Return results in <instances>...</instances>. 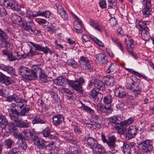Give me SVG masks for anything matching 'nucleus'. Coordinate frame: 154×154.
<instances>
[{
  "label": "nucleus",
  "instance_id": "obj_10",
  "mask_svg": "<svg viewBox=\"0 0 154 154\" xmlns=\"http://www.w3.org/2000/svg\"><path fill=\"white\" fill-rule=\"evenodd\" d=\"M89 95L90 98L97 101L100 102L102 100L103 98V94L97 91L95 88L90 91Z\"/></svg>",
  "mask_w": 154,
  "mask_h": 154
},
{
  "label": "nucleus",
  "instance_id": "obj_6",
  "mask_svg": "<svg viewBox=\"0 0 154 154\" xmlns=\"http://www.w3.org/2000/svg\"><path fill=\"white\" fill-rule=\"evenodd\" d=\"M101 139L104 143H106L108 146L111 149H114L116 146L115 143L116 138L115 136L112 135L108 137V140L106 138L103 134L101 135Z\"/></svg>",
  "mask_w": 154,
  "mask_h": 154
},
{
  "label": "nucleus",
  "instance_id": "obj_54",
  "mask_svg": "<svg viewBox=\"0 0 154 154\" xmlns=\"http://www.w3.org/2000/svg\"><path fill=\"white\" fill-rule=\"evenodd\" d=\"M50 96L52 99L53 101L54 102L57 101L58 98V95L57 93L53 92H51L50 93Z\"/></svg>",
  "mask_w": 154,
  "mask_h": 154
},
{
  "label": "nucleus",
  "instance_id": "obj_16",
  "mask_svg": "<svg viewBox=\"0 0 154 154\" xmlns=\"http://www.w3.org/2000/svg\"><path fill=\"white\" fill-rule=\"evenodd\" d=\"M127 38L125 39V42L126 45L127 50L132 49L134 47V42L131 36L127 35Z\"/></svg>",
  "mask_w": 154,
  "mask_h": 154
},
{
  "label": "nucleus",
  "instance_id": "obj_22",
  "mask_svg": "<svg viewBox=\"0 0 154 154\" xmlns=\"http://www.w3.org/2000/svg\"><path fill=\"white\" fill-rule=\"evenodd\" d=\"M52 118L53 123L55 126L60 125L64 120V117L62 115H55Z\"/></svg>",
  "mask_w": 154,
  "mask_h": 154
},
{
  "label": "nucleus",
  "instance_id": "obj_9",
  "mask_svg": "<svg viewBox=\"0 0 154 154\" xmlns=\"http://www.w3.org/2000/svg\"><path fill=\"white\" fill-rule=\"evenodd\" d=\"M97 109L98 112H102L106 113H110L112 111V109L110 106L104 105L100 103L97 104Z\"/></svg>",
  "mask_w": 154,
  "mask_h": 154
},
{
  "label": "nucleus",
  "instance_id": "obj_39",
  "mask_svg": "<svg viewBox=\"0 0 154 154\" xmlns=\"http://www.w3.org/2000/svg\"><path fill=\"white\" fill-rule=\"evenodd\" d=\"M69 149V151L66 152L65 154H77L78 153V149L76 147L70 146Z\"/></svg>",
  "mask_w": 154,
  "mask_h": 154
},
{
  "label": "nucleus",
  "instance_id": "obj_30",
  "mask_svg": "<svg viewBox=\"0 0 154 154\" xmlns=\"http://www.w3.org/2000/svg\"><path fill=\"white\" fill-rule=\"evenodd\" d=\"M0 69L8 73H12L14 70V69L12 67L6 66L2 64H0Z\"/></svg>",
  "mask_w": 154,
  "mask_h": 154
},
{
  "label": "nucleus",
  "instance_id": "obj_44",
  "mask_svg": "<svg viewBox=\"0 0 154 154\" xmlns=\"http://www.w3.org/2000/svg\"><path fill=\"white\" fill-rule=\"evenodd\" d=\"M18 97L17 95L14 94L13 95L7 97V100L9 102H11L14 100L15 102H16Z\"/></svg>",
  "mask_w": 154,
  "mask_h": 154
},
{
  "label": "nucleus",
  "instance_id": "obj_11",
  "mask_svg": "<svg viewBox=\"0 0 154 154\" xmlns=\"http://www.w3.org/2000/svg\"><path fill=\"white\" fill-rule=\"evenodd\" d=\"M50 128L49 127H47L45 129L43 130L41 132V134L44 137L48 138L50 140H55L57 138V134H50Z\"/></svg>",
  "mask_w": 154,
  "mask_h": 154
},
{
  "label": "nucleus",
  "instance_id": "obj_24",
  "mask_svg": "<svg viewBox=\"0 0 154 154\" xmlns=\"http://www.w3.org/2000/svg\"><path fill=\"white\" fill-rule=\"evenodd\" d=\"M134 122V119L132 118H130L127 120L124 121L122 123V131L123 132L125 133L127 130L128 128L127 126L129 125L132 124Z\"/></svg>",
  "mask_w": 154,
  "mask_h": 154
},
{
  "label": "nucleus",
  "instance_id": "obj_51",
  "mask_svg": "<svg viewBox=\"0 0 154 154\" xmlns=\"http://www.w3.org/2000/svg\"><path fill=\"white\" fill-rule=\"evenodd\" d=\"M109 23L111 26H113L117 24V22L115 17H112L109 20Z\"/></svg>",
  "mask_w": 154,
  "mask_h": 154
},
{
  "label": "nucleus",
  "instance_id": "obj_13",
  "mask_svg": "<svg viewBox=\"0 0 154 154\" xmlns=\"http://www.w3.org/2000/svg\"><path fill=\"white\" fill-rule=\"evenodd\" d=\"M9 112V115L11 119L13 121L17 122L20 120L19 117V112L16 109H11Z\"/></svg>",
  "mask_w": 154,
  "mask_h": 154
},
{
  "label": "nucleus",
  "instance_id": "obj_62",
  "mask_svg": "<svg viewBox=\"0 0 154 154\" xmlns=\"http://www.w3.org/2000/svg\"><path fill=\"white\" fill-rule=\"evenodd\" d=\"M31 44L34 47L36 50L41 51L42 47L40 45L34 43L32 42H30Z\"/></svg>",
  "mask_w": 154,
  "mask_h": 154
},
{
  "label": "nucleus",
  "instance_id": "obj_59",
  "mask_svg": "<svg viewBox=\"0 0 154 154\" xmlns=\"http://www.w3.org/2000/svg\"><path fill=\"white\" fill-rule=\"evenodd\" d=\"M18 148L14 147L7 154H18Z\"/></svg>",
  "mask_w": 154,
  "mask_h": 154
},
{
  "label": "nucleus",
  "instance_id": "obj_56",
  "mask_svg": "<svg viewBox=\"0 0 154 154\" xmlns=\"http://www.w3.org/2000/svg\"><path fill=\"white\" fill-rule=\"evenodd\" d=\"M8 60L10 61H14L16 60V56L14 54L10 52L8 57Z\"/></svg>",
  "mask_w": 154,
  "mask_h": 154
},
{
  "label": "nucleus",
  "instance_id": "obj_45",
  "mask_svg": "<svg viewBox=\"0 0 154 154\" xmlns=\"http://www.w3.org/2000/svg\"><path fill=\"white\" fill-rule=\"evenodd\" d=\"M64 139L67 142L71 143H73L75 140V139L71 134H68L66 137H64Z\"/></svg>",
  "mask_w": 154,
  "mask_h": 154
},
{
  "label": "nucleus",
  "instance_id": "obj_48",
  "mask_svg": "<svg viewBox=\"0 0 154 154\" xmlns=\"http://www.w3.org/2000/svg\"><path fill=\"white\" fill-rule=\"evenodd\" d=\"M81 107L85 111L87 112H89L90 113H91L92 114L94 113V111L93 109H91L90 107L85 105V104H84L82 103V106Z\"/></svg>",
  "mask_w": 154,
  "mask_h": 154
},
{
  "label": "nucleus",
  "instance_id": "obj_25",
  "mask_svg": "<svg viewBox=\"0 0 154 154\" xmlns=\"http://www.w3.org/2000/svg\"><path fill=\"white\" fill-rule=\"evenodd\" d=\"M94 84L95 87L100 91H103L105 88L104 83L98 79L95 80Z\"/></svg>",
  "mask_w": 154,
  "mask_h": 154
},
{
  "label": "nucleus",
  "instance_id": "obj_18",
  "mask_svg": "<svg viewBox=\"0 0 154 154\" xmlns=\"http://www.w3.org/2000/svg\"><path fill=\"white\" fill-rule=\"evenodd\" d=\"M114 92L115 95L120 98H124L126 95V92L121 87H119L116 88Z\"/></svg>",
  "mask_w": 154,
  "mask_h": 154
},
{
  "label": "nucleus",
  "instance_id": "obj_58",
  "mask_svg": "<svg viewBox=\"0 0 154 154\" xmlns=\"http://www.w3.org/2000/svg\"><path fill=\"white\" fill-rule=\"evenodd\" d=\"M92 39L99 46L101 47L103 46L104 44L96 37H93Z\"/></svg>",
  "mask_w": 154,
  "mask_h": 154
},
{
  "label": "nucleus",
  "instance_id": "obj_37",
  "mask_svg": "<svg viewBox=\"0 0 154 154\" xmlns=\"http://www.w3.org/2000/svg\"><path fill=\"white\" fill-rule=\"evenodd\" d=\"M22 133L23 134L22 135L29 138L32 137L34 134L33 132L31 131L29 129L24 130L22 132Z\"/></svg>",
  "mask_w": 154,
  "mask_h": 154
},
{
  "label": "nucleus",
  "instance_id": "obj_53",
  "mask_svg": "<svg viewBox=\"0 0 154 154\" xmlns=\"http://www.w3.org/2000/svg\"><path fill=\"white\" fill-rule=\"evenodd\" d=\"M41 51L43 52L45 54H47L48 53H49L50 54L52 55V51L50 50L49 48L47 46L45 47H42Z\"/></svg>",
  "mask_w": 154,
  "mask_h": 154
},
{
  "label": "nucleus",
  "instance_id": "obj_60",
  "mask_svg": "<svg viewBox=\"0 0 154 154\" xmlns=\"http://www.w3.org/2000/svg\"><path fill=\"white\" fill-rule=\"evenodd\" d=\"M0 17H3L5 16L7 14L6 9L3 8H1L0 10Z\"/></svg>",
  "mask_w": 154,
  "mask_h": 154
},
{
  "label": "nucleus",
  "instance_id": "obj_7",
  "mask_svg": "<svg viewBox=\"0 0 154 154\" xmlns=\"http://www.w3.org/2000/svg\"><path fill=\"white\" fill-rule=\"evenodd\" d=\"M142 4L143 7L142 11L143 14L145 17L149 16L150 14V10L151 8V3L150 0H143Z\"/></svg>",
  "mask_w": 154,
  "mask_h": 154
},
{
  "label": "nucleus",
  "instance_id": "obj_34",
  "mask_svg": "<svg viewBox=\"0 0 154 154\" xmlns=\"http://www.w3.org/2000/svg\"><path fill=\"white\" fill-rule=\"evenodd\" d=\"M30 108L25 107L23 108L20 112H19V116H28L29 115V111L30 110Z\"/></svg>",
  "mask_w": 154,
  "mask_h": 154
},
{
  "label": "nucleus",
  "instance_id": "obj_8",
  "mask_svg": "<svg viewBox=\"0 0 154 154\" xmlns=\"http://www.w3.org/2000/svg\"><path fill=\"white\" fill-rule=\"evenodd\" d=\"M79 62L80 66L83 69L89 70L91 69L90 61L87 57L83 56H81Z\"/></svg>",
  "mask_w": 154,
  "mask_h": 154
},
{
  "label": "nucleus",
  "instance_id": "obj_26",
  "mask_svg": "<svg viewBox=\"0 0 154 154\" xmlns=\"http://www.w3.org/2000/svg\"><path fill=\"white\" fill-rule=\"evenodd\" d=\"M69 80L62 77H59L55 80V83L58 85L64 86L67 82L69 84Z\"/></svg>",
  "mask_w": 154,
  "mask_h": 154
},
{
  "label": "nucleus",
  "instance_id": "obj_27",
  "mask_svg": "<svg viewBox=\"0 0 154 154\" xmlns=\"http://www.w3.org/2000/svg\"><path fill=\"white\" fill-rule=\"evenodd\" d=\"M16 102L17 103V108L22 109L26 107V100L20 98L19 97L16 100Z\"/></svg>",
  "mask_w": 154,
  "mask_h": 154
},
{
  "label": "nucleus",
  "instance_id": "obj_49",
  "mask_svg": "<svg viewBox=\"0 0 154 154\" xmlns=\"http://www.w3.org/2000/svg\"><path fill=\"white\" fill-rule=\"evenodd\" d=\"M51 13L48 11H45L42 12L40 11L41 16L44 17L45 18H49L51 16Z\"/></svg>",
  "mask_w": 154,
  "mask_h": 154
},
{
  "label": "nucleus",
  "instance_id": "obj_43",
  "mask_svg": "<svg viewBox=\"0 0 154 154\" xmlns=\"http://www.w3.org/2000/svg\"><path fill=\"white\" fill-rule=\"evenodd\" d=\"M19 147L21 150H25L27 147V145L26 142L23 140L19 142Z\"/></svg>",
  "mask_w": 154,
  "mask_h": 154
},
{
  "label": "nucleus",
  "instance_id": "obj_17",
  "mask_svg": "<svg viewBox=\"0 0 154 154\" xmlns=\"http://www.w3.org/2000/svg\"><path fill=\"white\" fill-rule=\"evenodd\" d=\"M94 154H105L106 150L102 145L97 144L92 148Z\"/></svg>",
  "mask_w": 154,
  "mask_h": 154
},
{
  "label": "nucleus",
  "instance_id": "obj_38",
  "mask_svg": "<svg viewBox=\"0 0 154 154\" xmlns=\"http://www.w3.org/2000/svg\"><path fill=\"white\" fill-rule=\"evenodd\" d=\"M67 64L68 65L74 68H77L78 66L76 62L72 59H69L67 61Z\"/></svg>",
  "mask_w": 154,
  "mask_h": 154
},
{
  "label": "nucleus",
  "instance_id": "obj_63",
  "mask_svg": "<svg viewBox=\"0 0 154 154\" xmlns=\"http://www.w3.org/2000/svg\"><path fill=\"white\" fill-rule=\"evenodd\" d=\"M98 23V22L97 21L93 19H90L89 21L90 25L94 28Z\"/></svg>",
  "mask_w": 154,
  "mask_h": 154
},
{
  "label": "nucleus",
  "instance_id": "obj_32",
  "mask_svg": "<svg viewBox=\"0 0 154 154\" xmlns=\"http://www.w3.org/2000/svg\"><path fill=\"white\" fill-rule=\"evenodd\" d=\"M104 82L106 85L112 86L114 83V79L112 76L110 77H106L104 78Z\"/></svg>",
  "mask_w": 154,
  "mask_h": 154
},
{
  "label": "nucleus",
  "instance_id": "obj_28",
  "mask_svg": "<svg viewBox=\"0 0 154 154\" xmlns=\"http://www.w3.org/2000/svg\"><path fill=\"white\" fill-rule=\"evenodd\" d=\"M85 138L87 140V143L91 146L92 149L97 144V142L95 139L89 137L88 136L87 137L86 136Z\"/></svg>",
  "mask_w": 154,
  "mask_h": 154
},
{
  "label": "nucleus",
  "instance_id": "obj_20",
  "mask_svg": "<svg viewBox=\"0 0 154 154\" xmlns=\"http://www.w3.org/2000/svg\"><path fill=\"white\" fill-rule=\"evenodd\" d=\"M11 18L14 23L18 25L23 26V22L25 21V19H22L20 16L14 13L12 14Z\"/></svg>",
  "mask_w": 154,
  "mask_h": 154
},
{
  "label": "nucleus",
  "instance_id": "obj_15",
  "mask_svg": "<svg viewBox=\"0 0 154 154\" xmlns=\"http://www.w3.org/2000/svg\"><path fill=\"white\" fill-rule=\"evenodd\" d=\"M95 58L100 64H106L108 62L107 57L102 53L96 54Z\"/></svg>",
  "mask_w": 154,
  "mask_h": 154
},
{
  "label": "nucleus",
  "instance_id": "obj_41",
  "mask_svg": "<svg viewBox=\"0 0 154 154\" xmlns=\"http://www.w3.org/2000/svg\"><path fill=\"white\" fill-rule=\"evenodd\" d=\"M13 143H14V141L11 139L9 138L5 140V145L7 149L11 148Z\"/></svg>",
  "mask_w": 154,
  "mask_h": 154
},
{
  "label": "nucleus",
  "instance_id": "obj_1",
  "mask_svg": "<svg viewBox=\"0 0 154 154\" xmlns=\"http://www.w3.org/2000/svg\"><path fill=\"white\" fill-rule=\"evenodd\" d=\"M43 70L38 65H34L32 69L28 67L22 66L20 67L19 72L22 79L25 81L35 79L38 77V75L43 73Z\"/></svg>",
  "mask_w": 154,
  "mask_h": 154
},
{
  "label": "nucleus",
  "instance_id": "obj_61",
  "mask_svg": "<svg viewBox=\"0 0 154 154\" xmlns=\"http://www.w3.org/2000/svg\"><path fill=\"white\" fill-rule=\"evenodd\" d=\"M60 14L61 18L63 19L64 20H66L68 19V15L67 14H66V11H63V12Z\"/></svg>",
  "mask_w": 154,
  "mask_h": 154
},
{
  "label": "nucleus",
  "instance_id": "obj_55",
  "mask_svg": "<svg viewBox=\"0 0 154 154\" xmlns=\"http://www.w3.org/2000/svg\"><path fill=\"white\" fill-rule=\"evenodd\" d=\"M94 29L95 30L100 32H101L102 31V30L104 29V27L103 26L102 24H100L98 23L97 24V25H96L95 27H94Z\"/></svg>",
  "mask_w": 154,
  "mask_h": 154
},
{
  "label": "nucleus",
  "instance_id": "obj_42",
  "mask_svg": "<svg viewBox=\"0 0 154 154\" xmlns=\"http://www.w3.org/2000/svg\"><path fill=\"white\" fill-rule=\"evenodd\" d=\"M103 102L105 103L110 106L112 102V97L111 96L109 95L103 98Z\"/></svg>",
  "mask_w": 154,
  "mask_h": 154
},
{
  "label": "nucleus",
  "instance_id": "obj_35",
  "mask_svg": "<svg viewBox=\"0 0 154 154\" xmlns=\"http://www.w3.org/2000/svg\"><path fill=\"white\" fill-rule=\"evenodd\" d=\"M123 152L125 154H131V148L129 145L124 143L122 146Z\"/></svg>",
  "mask_w": 154,
  "mask_h": 154
},
{
  "label": "nucleus",
  "instance_id": "obj_46",
  "mask_svg": "<svg viewBox=\"0 0 154 154\" xmlns=\"http://www.w3.org/2000/svg\"><path fill=\"white\" fill-rule=\"evenodd\" d=\"M0 123L4 125V126H6L8 123V121L5 117L1 113H0Z\"/></svg>",
  "mask_w": 154,
  "mask_h": 154
},
{
  "label": "nucleus",
  "instance_id": "obj_57",
  "mask_svg": "<svg viewBox=\"0 0 154 154\" xmlns=\"http://www.w3.org/2000/svg\"><path fill=\"white\" fill-rule=\"evenodd\" d=\"M55 47L56 49H60V48L63 49V46L62 45L59 41L55 40L54 41Z\"/></svg>",
  "mask_w": 154,
  "mask_h": 154
},
{
  "label": "nucleus",
  "instance_id": "obj_19",
  "mask_svg": "<svg viewBox=\"0 0 154 154\" xmlns=\"http://www.w3.org/2000/svg\"><path fill=\"white\" fill-rule=\"evenodd\" d=\"M34 143L39 148H45L46 146V142L43 139L38 137H35L33 140Z\"/></svg>",
  "mask_w": 154,
  "mask_h": 154
},
{
  "label": "nucleus",
  "instance_id": "obj_4",
  "mask_svg": "<svg viewBox=\"0 0 154 154\" xmlns=\"http://www.w3.org/2000/svg\"><path fill=\"white\" fill-rule=\"evenodd\" d=\"M23 22V26L25 31L32 32L36 34L40 33V31L36 30L35 25L33 22L30 21L28 23L25 20Z\"/></svg>",
  "mask_w": 154,
  "mask_h": 154
},
{
  "label": "nucleus",
  "instance_id": "obj_36",
  "mask_svg": "<svg viewBox=\"0 0 154 154\" xmlns=\"http://www.w3.org/2000/svg\"><path fill=\"white\" fill-rule=\"evenodd\" d=\"M111 38L113 42L116 44L120 50L123 53L124 48L123 46L120 41L117 39L114 38L112 37H111Z\"/></svg>",
  "mask_w": 154,
  "mask_h": 154
},
{
  "label": "nucleus",
  "instance_id": "obj_50",
  "mask_svg": "<svg viewBox=\"0 0 154 154\" xmlns=\"http://www.w3.org/2000/svg\"><path fill=\"white\" fill-rule=\"evenodd\" d=\"M115 69V68L114 64L111 63L106 69V72L107 73H109L112 72H113Z\"/></svg>",
  "mask_w": 154,
  "mask_h": 154
},
{
  "label": "nucleus",
  "instance_id": "obj_21",
  "mask_svg": "<svg viewBox=\"0 0 154 154\" xmlns=\"http://www.w3.org/2000/svg\"><path fill=\"white\" fill-rule=\"evenodd\" d=\"M76 20L73 23V26L77 33H81L82 32V22L76 16L75 17Z\"/></svg>",
  "mask_w": 154,
  "mask_h": 154
},
{
  "label": "nucleus",
  "instance_id": "obj_64",
  "mask_svg": "<svg viewBox=\"0 0 154 154\" xmlns=\"http://www.w3.org/2000/svg\"><path fill=\"white\" fill-rule=\"evenodd\" d=\"M56 6L57 7V12L59 14L65 11L63 8L62 7L61 5H56Z\"/></svg>",
  "mask_w": 154,
  "mask_h": 154
},
{
  "label": "nucleus",
  "instance_id": "obj_29",
  "mask_svg": "<svg viewBox=\"0 0 154 154\" xmlns=\"http://www.w3.org/2000/svg\"><path fill=\"white\" fill-rule=\"evenodd\" d=\"M43 27L46 31L51 34L55 32L57 30L56 26H53L51 24L49 25H45Z\"/></svg>",
  "mask_w": 154,
  "mask_h": 154
},
{
  "label": "nucleus",
  "instance_id": "obj_14",
  "mask_svg": "<svg viewBox=\"0 0 154 154\" xmlns=\"http://www.w3.org/2000/svg\"><path fill=\"white\" fill-rule=\"evenodd\" d=\"M138 129L133 126L129 127L128 132L126 133V138L128 139H129L134 137L136 135Z\"/></svg>",
  "mask_w": 154,
  "mask_h": 154
},
{
  "label": "nucleus",
  "instance_id": "obj_5",
  "mask_svg": "<svg viewBox=\"0 0 154 154\" xmlns=\"http://www.w3.org/2000/svg\"><path fill=\"white\" fill-rule=\"evenodd\" d=\"M141 151L143 152H147L151 151L153 148L152 142L149 140L142 141L139 144Z\"/></svg>",
  "mask_w": 154,
  "mask_h": 154
},
{
  "label": "nucleus",
  "instance_id": "obj_23",
  "mask_svg": "<svg viewBox=\"0 0 154 154\" xmlns=\"http://www.w3.org/2000/svg\"><path fill=\"white\" fill-rule=\"evenodd\" d=\"M69 85L74 90L80 92L82 90V86L77 82L69 80L68 81Z\"/></svg>",
  "mask_w": 154,
  "mask_h": 154
},
{
  "label": "nucleus",
  "instance_id": "obj_3",
  "mask_svg": "<svg viewBox=\"0 0 154 154\" xmlns=\"http://www.w3.org/2000/svg\"><path fill=\"white\" fill-rule=\"evenodd\" d=\"M128 80L129 81L130 83L129 84L127 83L126 85V88L133 92L135 96L140 94L142 89L139 85L136 83L137 80V78L135 76H131L128 78Z\"/></svg>",
  "mask_w": 154,
  "mask_h": 154
},
{
  "label": "nucleus",
  "instance_id": "obj_47",
  "mask_svg": "<svg viewBox=\"0 0 154 154\" xmlns=\"http://www.w3.org/2000/svg\"><path fill=\"white\" fill-rule=\"evenodd\" d=\"M39 76L40 82L44 83L47 81V77L46 75L45 74L44 71H43V73H41L39 75Z\"/></svg>",
  "mask_w": 154,
  "mask_h": 154
},
{
  "label": "nucleus",
  "instance_id": "obj_2",
  "mask_svg": "<svg viewBox=\"0 0 154 154\" xmlns=\"http://www.w3.org/2000/svg\"><path fill=\"white\" fill-rule=\"evenodd\" d=\"M149 24V21H143L141 20L136 22V27L141 32V36L142 38L144 41L148 40L150 37L149 33V29L147 26Z\"/></svg>",
  "mask_w": 154,
  "mask_h": 154
},
{
  "label": "nucleus",
  "instance_id": "obj_33",
  "mask_svg": "<svg viewBox=\"0 0 154 154\" xmlns=\"http://www.w3.org/2000/svg\"><path fill=\"white\" fill-rule=\"evenodd\" d=\"M16 125L17 127L21 128H28L30 126V123L25 122L22 121L17 122Z\"/></svg>",
  "mask_w": 154,
  "mask_h": 154
},
{
  "label": "nucleus",
  "instance_id": "obj_12",
  "mask_svg": "<svg viewBox=\"0 0 154 154\" xmlns=\"http://www.w3.org/2000/svg\"><path fill=\"white\" fill-rule=\"evenodd\" d=\"M6 4L8 8H11L17 11H19L20 9V6L18 5L14 0L8 1Z\"/></svg>",
  "mask_w": 154,
  "mask_h": 154
},
{
  "label": "nucleus",
  "instance_id": "obj_40",
  "mask_svg": "<svg viewBox=\"0 0 154 154\" xmlns=\"http://www.w3.org/2000/svg\"><path fill=\"white\" fill-rule=\"evenodd\" d=\"M13 82V80L11 78L6 76L2 83L8 85L11 84Z\"/></svg>",
  "mask_w": 154,
  "mask_h": 154
},
{
  "label": "nucleus",
  "instance_id": "obj_52",
  "mask_svg": "<svg viewBox=\"0 0 154 154\" xmlns=\"http://www.w3.org/2000/svg\"><path fill=\"white\" fill-rule=\"evenodd\" d=\"M81 39L82 42L83 43L90 41L91 38L89 35L85 34L82 35Z\"/></svg>",
  "mask_w": 154,
  "mask_h": 154
},
{
  "label": "nucleus",
  "instance_id": "obj_31",
  "mask_svg": "<svg viewBox=\"0 0 154 154\" xmlns=\"http://www.w3.org/2000/svg\"><path fill=\"white\" fill-rule=\"evenodd\" d=\"M46 122L47 121L45 119H42L40 118V116L37 115L32 121V122L33 124L36 123H40L42 124L46 123Z\"/></svg>",
  "mask_w": 154,
  "mask_h": 154
}]
</instances>
